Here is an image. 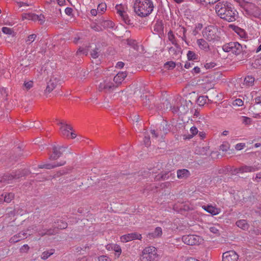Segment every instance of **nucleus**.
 Returning <instances> with one entry per match:
<instances>
[{"label": "nucleus", "instance_id": "nucleus-12", "mask_svg": "<svg viewBox=\"0 0 261 261\" xmlns=\"http://www.w3.org/2000/svg\"><path fill=\"white\" fill-rule=\"evenodd\" d=\"M228 27L231 29L238 35L240 38L244 41L248 40V35L246 31L234 24H229Z\"/></svg>", "mask_w": 261, "mask_h": 261}, {"label": "nucleus", "instance_id": "nucleus-7", "mask_svg": "<svg viewBox=\"0 0 261 261\" xmlns=\"http://www.w3.org/2000/svg\"><path fill=\"white\" fill-rule=\"evenodd\" d=\"M113 77L108 76L103 79L98 85V90L100 91H105L108 92L114 90L116 87L113 81Z\"/></svg>", "mask_w": 261, "mask_h": 261}, {"label": "nucleus", "instance_id": "nucleus-53", "mask_svg": "<svg viewBox=\"0 0 261 261\" xmlns=\"http://www.w3.org/2000/svg\"><path fill=\"white\" fill-rule=\"evenodd\" d=\"M172 175V173L171 172H168L165 174H163L162 175H161V178L164 179V180H165V179H167L168 178H169V177L170 176H171Z\"/></svg>", "mask_w": 261, "mask_h": 261}, {"label": "nucleus", "instance_id": "nucleus-30", "mask_svg": "<svg viewBox=\"0 0 261 261\" xmlns=\"http://www.w3.org/2000/svg\"><path fill=\"white\" fill-rule=\"evenodd\" d=\"M254 82V77L251 75H248L244 79L243 84L246 86H251L253 85Z\"/></svg>", "mask_w": 261, "mask_h": 261}, {"label": "nucleus", "instance_id": "nucleus-36", "mask_svg": "<svg viewBox=\"0 0 261 261\" xmlns=\"http://www.w3.org/2000/svg\"><path fill=\"white\" fill-rule=\"evenodd\" d=\"M2 32L5 34L11 35L13 37L15 36V33L13 30L7 27H3L2 28Z\"/></svg>", "mask_w": 261, "mask_h": 261}, {"label": "nucleus", "instance_id": "nucleus-40", "mask_svg": "<svg viewBox=\"0 0 261 261\" xmlns=\"http://www.w3.org/2000/svg\"><path fill=\"white\" fill-rule=\"evenodd\" d=\"M168 39L172 43V44L174 45H177V43L176 40H175L174 36L173 35L172 32H169L168 34Z\"/></svg>", "mask_w": 261, "mask_h": 261}, {"label": "nucleus", "instance_id": "nucleus-1", "mask_svg": "<svg viewBox=\"0 0 261 261\" xmlns=\"http://www.w3.org/2000/svg\"><path fill=\"white\" fill-rule=\"evenodd\" d=\"M134 8L138 16H147L153 11V5L151 0H136Z\"/></svg>", "mask_w": 261, "mask_h": 261}, {"label": "nucleus", "instance_id": "nucleus-49", "mask_svg": "<svg viewBox=\"0 0 261 261\" xmlns=\"http://www.w3.org/2000/svg\"><path fill=\"white\" fill-rule=\"evenodd\" d=\"M190 133L191 134L190 138H192L194 136H195L196 134H197V133L198 132V130L197 127H196L195 126L191 127L190 129Z\"/></svg>", "mask_w": 261, "mask_h": 261}, {"label": "nucleus", "instance_id": "nucleus-6", "mask_svg": "<svg viewBox=\"0 0 261 261\" xmlns=\"http://www.w3.org/2000/svg\"><path fill=\"white\" fill-rule=\"evenodd\" d=\"M60 126V134L64 137L74 139L76 137V134L72 131V127L68 124L64 122L58 123Z\"/></svg>", "mask_w": 261, "mask_h": 261}, {"label": "nucleus", "instance_id": "nucleus-51", "mask_svg": "<svg viewBox=\"0 0 261 261\" xmlns=\"http://www.w3.org/2000/svg\"><path fill=\"white\" fill-rule=\"evenodd\" d=\"M199 3H205L206 4H214L219 0H196Z\"/></svg>", "mask_w": 261, "mask_h": 261}, {"label": "nucleus", "instance_id": "nucleus-61", "mask_svg": "<svg viewBox=\"0 0 261 261\" xmlns=\"http://www.w3.org/2000/svg\"><path fill=\"white\" fill-rule=\"evenodd\" d=\"M124 64L122 62H118L117 63L116 67L119 69H121L123 67Z\"/></svg>", "mask_w": 261, "mask_h": 261}, {"label": "nucleus", "instance_id": "nucleus-3", "mask_svg": "<svg viewBox=\"0 0 261 261\" xmlns=\"http://www.w3.org/2000/svg\"><path fill=\"white\" fill-rule=\"evenodd\" d=\"M203 37L210 42L219 41L220 39V29L214 25H209L205 28L202 31Z\"/></svg>", "mask_w": 261, "mask_h": 261}, {"label": "nucleus", "instance_id": "nucleus-39", "mask_svg": "<svg viewBox=\"0 0 261 261\" xmlns=\"http://www.w3.org/2000/svg\"><path fill=\"white\" fill-rule=\"evenodd\" d=\"M17 7L19 9H21V8L23 7L24 8H22L20 11L24 10L25 8L29 7L30 5L24 2H19L17 3Z\"/></svg>", "mask_w": 261, "mask_h": 261}, {"label": "nucleus", "instance_id": "nucleus-60", "mask_svg": "<svg viewBox=\"0 0 261 261\" xmlns=\"http://www.w3.org/2000/svg\"><path fill=\"white\" fill-rule=\"evenodd\" d=\"M114 244H109L106 245V248L108 251H113Z\"/></svg>", "mask_w": 261, "mask_h": 261}, {"label": "nucleus", "instance_id": "nucleus-41", "mask_svg": "<svg viewBox=\"0 0 261 261\" xmlns=\"http://www.w3.org/2000/svg\"><path fill=\"white\" fill-rule=\"evenodd\" d=\"M123 22L127 25H133V18L134 17H121Z\"/></svg>", "mask_w": 261, "mask_h": 261}, {"label": "nucleus", "instance_id": "nucleus-34", "mask_svg": "<svg viewBox=\"0 0 261 261\" xmlns=\"http://www.w3.org/2000/svg\"><path fill=\"white\" fill-rule=\"evenodd\" d=\"M175 46L176 48L172 47L169 48V52L172 55H177L180 52V48L179 47V45L177 44V45Z\"/></svg>", "mask_w": 261, "mask_h": 261}, {"label": "nucleus", "instance_id": "nucleus-23", "mask_svg": "<svg viewBox=\"0 0 261 261\" xmlns=\"http://www.w3.org/2000/svg\"><path fill=\"white\" fill-rule=\"evenodd\" d=\"M220 226L218 224L210 225L208 228L210 231L216 236L220 235Z\"/></svg>", "mask_w": 261, "mask_h": 261}, {"label": "nucleus", "instance_id": "nucleus-50", "mask_svg": "<svg viewBox=\"0 0 261 261\" xmlns=\"http://www.w3.org/2000/svg\"><path fill=\"white\" fill-rule=\"evenodd\" d=\"M245 144L244 143H238L235 145V149L237 150H241L245 147Z\"/></svg>", "mask_w": 261, "mask_h": 261}, {"label": "nucleus", "instance_id": "nucleus-64", "mask_svg": "<svg viewBox=\"0 0 261 261\" xmlns=\"http://www.w3.org/2000/svg\"><path fill=\"white\" fill-rule=\"evenodd\" d=\"M192 72H193V73H198L200 72V68H199L198 67H195L193 69Z\"/></svg>", "mask_w": 261, "mask_h": 261}, {"label": "nucleus", "instance_id": "nucleus-22", "mask_svg": "<svg viewBox=\"0 0 261 261\" xmlns=\"http://www.w3.org/2000/svg\"><path fill=\"white\" fill-rule=\"evenodd\" d=\"M190 172L186 169H179L177 171V176L179 179H185L190 176Z\"/></svg>", "mask_w": 261, "mask_h": 261}, {"label": "nucleus", "instance_id": "nucleus-42", "mask_svg": "<svg viewBox=\"0 0 261 261\" xmlns=\"http://www.w3.org/2000/svg\"><path fill=\"white\" fill-rule=\"evenodd\" d=\"M36 38V35L35 34H32L28 36L27 39L25 42L28 44H30L32 42H33Z\"/></svg>", "mask_w": 261, "mask_h": 261}, {"label": "nucleus", "instance_id": "nucleus-10", "mask_svg": "<svg viewBox=\"0 0 261 261\" xmlns=\"http://www.w3.org/2000/svg\"><path fill=\"white\" fill-rule=\"evenodd\" d=\"M96 21L91 24V28L96 31H100L105 28L114 27V23L111 21L105 20L100 21L96 19Z\"/></svg>", "mask_w": 261, "mask_h": 261}, {"label": "nucleus", "instance_id": "nucleus-62", "mask_svg": "<svg viewBox=\"0 0 261 261\" xmlns=\"http://www.w3.org/2000/svg\"><path fill=\"white\" fill-rule=\"evenodd\" d=\"M91 14L93 16H96L97 15H98V12L97 10L96 9H92L91 10Z\"/></svg>", "mask_w": 261, "mask_h": 261}, {"label": "nucleus", "instance_id": "nucleus-25", "mask_svg": "<svg viewBox=\"0 0 261 261\" xmlns=\"http://www.w3.org/2000/svg\"><path fill=\"white\" fill-rule=\"evenodd\" d=\"M164 124L165 123L161 124V125L163 126V130H158L157 133H156L155 131L153 129L151 130V133L154 137L157 138L160 136L162 138L163 136L167 133L166 128H165Z\"/></svg>", "mask_w": 261, "mask_h": 261}, {"label": "nucleus", "instance_id": "nucleus-21", "mask_svg": "<svg viewBox=\"0 0 261 261\" xmlns=\"http://www.w3.org/2000/svg\"><path fill=\"white\" fill-rule=\"evenodd\" d=\"M14 195L12 193H5L0 197V202L10 203L14 198Z\"/></svg>", "mask_w": 261, "mask_h": 261}, {"label": "nucleus", "instance_id": "nucleus-32", "mask_svg": "<svg viewBox=\"0 0 261 261\" xmlns=\"http://www.w3.org/2000/svg\"><path fill=\"white\" fill-rule=\"evenodd\" d=\"M107 9V5L105 3L99 4L97 7V11L99 15H101L103 14Z\"/></svg>", "mask_w": 261, "mask_h": 261}, {"label": "nucleus", "instance_id": "nucleus-5", "mask_svg": "<svg viewBox=\"0 0 261 261\" xmlns=\"http://www.w3.org/2000/svg\"><path fill=\"white\" fill-rule=\"evenodd\" d=\"M222 49L226 53H231L236 55H240L243 50V47L238 42H230L222 46Z\"/></svg>", "mask_w": 261, "mask_h": 261}, {"label": "nucleus", "instance_id": "nucleus-4", "mask_svg": "<svg viewBox=\"0 0 261 261\" xmlns=\"http://www.w3.org/2000/svg\"><path fill=\"white\" fill-rule=\"evenodd\" d=\"M158 256L156 248L148 246L143 250L141 259L142 261H154Z\"/></svg>", "mask_w": 261, "mask_h": 261}, {"label": "nucleus", "instance_id": "nucleus-43", "mask_svg": "<svg viewBox=\"0 0 261 261\" xmlns=\"http://www.w3.org/2000/svg\"><path fill=\"white\" fill-rule=\"evenodd\" d=\"M234 1L236 2L237 4H238L239 5L242 7H243L245 4L248 5L249 6H253L251 3L246 2L244 0H234Z\"/></svg>", "mask_w": 261, "mask_h": 261}, {"label": "nucleus", "instance_id": "nucleus-54", "mask_svg": "<svg viewBox=\"0 0 261 261\" xmlns=\"http://www.w3.org/2000/svg\"><path fill=\"white\" fill-rule=\"evenodd\" d=\"M83 39V35L81 33L78 34L76 37H74L73 42L75 43H77L80 40Z\"/></svg>", "mask_w": 261, "mask_h": 261}, {"label": "nucleus", "instance_id": "nucleus-57", "mask_svg": "<svg viewBox=\"0 0 261 261\" xmlns=\"http://www.w3.org/2000/svg\"><path fill=\"white\" fill-rule=\"evenodd\" d=\"M89 51V48L83 49V48H80L79 49L78 51H77V53L78 54L82 53V54L86 55Z\"/></svg>", "mask_w": 261, "mask_h": 261}, {"label": "nucleus", "instance_id": "nucleus-35", "mask_svg": "<svg viewBox=\"0 0 261 261\" xmlns=\"http://www.w3.org/2000/svg\"><path fill=\"white\" fill-rule=\"evenodd\" d=\"M34 86L33 81H25L23 84V88L25 90H29Z\"/></svg>", "mask_w": 261, "mask_h": 261}, {"label": "nucleus", "instance_id": "nucleus-13", "mask_svg": "<svg viewBox=\"0 0 261 261\" xmlns=\"http://www.w3.org/2000/svg\"><path fill=\"white\" fill-rule=\"evenodd\" d=\"M142 239V235L137 232H133L124 234L120 237V241L122 243H126L135 240H140Z\"/></svg>", "mask_w": 261, "mask_h": 261}, {"label": "nucleus", "instance_id": "nucleus-29", "mask_svg": "<svg viewBox=\"0 0 261 261\" xmlns=\"http://www.w3.org/2000/svg\"><path fill=\"white\" fill-rule=\"evenodd\" d=\"M63 147H55L54 148L53 153L50 156V159L54 160L58 159L62 154L60 150Z\"/></svg>", "mask_w": 261, "mask_h": 261}, {"label": "nucleus", "instance_id": "nucleus-16", "mask_svg": "<svg viewBox=\"0 0 261 261\" xmlns=\"http://www.w3.org/2000/svg\"><path fill=\"white\" fill-rule=\"evenodd\" d=\"M126 76L127 74L125 72H119L116 76L113 77L112 80L116 85V87H117L119 85L121 84Z\"/></svg>", "mask_w": 261, "mask_h": 261}, {"label": "nucleus", "instance_id": "nucleus-28", "mask_svg": "<svg viewBox=\"0 0 261 261\" xmlns=\"http://www.w3.org/2000/svg\"><path fill=\"white\" fill-rule=\"evenodd\" d=\"M236 225L243 230H247L249 228V224L246 220H240L236 222Z\"/></svg>", "mask_w": 261, "mask_h": 261}, {"label": "nucleus", "instance_id": "nucleus-19", "mask_svg": "<svg viewBox=\"0 0 261 261\" xmlns=\"http://www.w3.org/2000/svg\"><path fill=\"white\" fill-rule=\"evenodd\" d=\"M115 9L117 11V13L120 15V16H127L126 14L127 10L126 5L122 4L117 5L115 7Z\"/></svg>", "mask_w": 261, "mask_h": 261}, {"label": "nucleus", "instance_id": "nucleus-20", "mask_svg": "<svg viewBox=\"0 0 261 261\" xmlns=\"http://www.w3.org/2000/svg\"><path fill=\"white\" fill-rule=\"evenodd\" d=\"M197 44L200 49L204 51H208L210 50L208 43L203 39H199L197 40Z\"/></svg>", "mask_w": 261, "mask_h": 261}, {"label": "nucleus", "instance_id": "nucleus-33", "mask_svg": "<svg viewBox=\"0 0 261 261\" xmlns=\"http://www.w3.org/2000/svg\"><path fill=\"white\" fill-rule=\"evenodd\" d=\"M252 5L253 6H248V5H246V4H245L243 6V8H244V9L247 11L248 12V14H250V15H252L253 13H252V12L253 11H254L255 9H256V7H255V6L252 3Z\"/></svg>", "mask_w": 261, "mask_h": 261}, {"label": "nucleus", "instance_id": "nucleus-24", "mask_svg": "<svg viewBox=\"0 0 261 261\" xmlns=\"http://www.w3.org/2000/svg\"><path fill=\"white\" fill-rule=\"evenodd\" d=\"M27 237V233L25 232H20L17 234H16L12 237L10 240V242L11 243H16L18 242L19 241L24 239Z\"/></svg>", "mask_w": 261, "mask_h": 261}, {"label": "nucleus", "instance_id": "nucleus-46", "mask_svg": "<svg viewBox=\"0 0 261 261\" xmlns=\"http://www.w3.org/2000/svg\"><path fill=\"white\" fill-rule=\"evenodd\" d=\"M175 67V63L174 62H167L165 64V67L168 69H172Z\"/></svg>", "mask_w": 261, "mask_h": 261}, {"label": "nucleus", "instance_id": "nucleus-63", "mask_svg": "<svg viewBox=\"0 0 261 261\" xmlns=\"http://www.w3.org/2000/svg\"><path fill=\"white\" fill-rule=\"evenodd\" d=\"M198 135L201 139H203L205 138L206 134L204 132H200L198 134Z\"/></svg>", "mask_w": 261, "mask_h": 261}, {"label": "nucleus", "instance_id": "nucleus-59", "mask_svg": "<svg viewBox=\"0 0 261 261\" xmlns=\"http://www.w3.org/2000/svg\"><path fill=\"white\" fill-rule=\"evenodd\" d=\"M8 19L7 20L6 24L10 25H14L15 22L12 20V17H7Z\"/></svg>", "mask_w": 261, "mask_h": 261}, {"label": "nucleus", "instance_id": "nucleus-15", "mask_svg": "<svg viewBox=\"0 0 261 261\" xmlns=\"http://www.w3.org/2000/svg\"><path fill=\"white\" fill-rule=\"evenodd\" d=\"M202 208L206 212L211 214L213 216L217 215L221 212V208L212 205H203Z\"/></svg>", "mask_w": 261, "mask_h": 261}, {"label": "nucleus", "instance_id": "nucleus-26", "mask_svg": "<svg viewBox=\"0 0 261 261\" xmlns=\"http://www.w3.org/2000/svg\"><path fill=\"white\" fill-rule=\"evenodd\" d=\"M65 164V161L57 164H43L39 165V168H46V169H52L56 167L61 166L64 165Z\"/></svg>", "mask_w": 261, "mask_h": 261}, {"label": "nucleus", "instance_id": "nucleus-45", "mask_svg": "<svg viewBox=\"0 0 261 261\" xmlns=\"http://www.w3.org/2000/svg\"><path fill=\"white\" fill-rule=\"evenodd\" d=\"M232 105L234 106L241 107L244 105V102L241 99L238 98L233 101Z\"/></svg>", "mask_w": 261, "mask_h": 261}, {"label": "nucleus", "instance_id": "nucleus-55", "mask_svg": "<svg viewBox=\"0 0 261 261\" xmlns=\"http://www.w3.org/2000/svg\"><path fill=\"white\" fill-rule=\"evenodd\" d=\"M98 261H111V259L107 256L102 255L98 257Z\"/></svg>", "mask_w": 261, "mask_h": 261}, {"label": "nucleus", "instance_id": "nucleus-37", "mask_svg": "<svg viewBox=\"0 0 261 261\" xmlns=\"http://www.w3.org/2000/svg\"><path fill=\"white\" fill-rule=\"evenodd\" d=\"M54 252L53 250H50L47 251H44L42 254L41 258L43 259H46L48 257H49L51 255H52L54 253Z\"/></svg>", "mask_w": 261, "mask_h": 261}, {"label": "nucleus", "instance_id": "nucleus-14", "mask_svg": "<svg viewBox=\"0 0 261 261\" xmlns=\"http://www.w3.org/2000/svg\"><path fill=\"white\" fill-rule=\"evenodd\" d=\"M222 257V261H237L239 255L234 251L231 250L224 252Z\"/></svg>", "mask_w": 261, "mask_h": 261}, {"label": "nucleus", "instance_id": "nucleus-27", "mask_svg": "<svg viewBox=\"0 0 261 261\" xmlns=\"http://www.w3.org/2000/svg\"><path fill=\"white\" fill-rule=\"evenodd\" d=\"M162 234V229L160 227H157L154 231L148 233V237L150 238H158Z\"/></svg>", "mask_w": 261, "mask_h": 261}, {"label": "nucleus", "instance_id": "nucleus-38", "mask_svg": "<svg viewBox=\"0 0 261 261\" xmlns=\"http://www.w3.org/2000/svg\"><path fill=\"white\" fill-rule=\"evenodd\" d=\"M242 122L245 125H249L251 123V119L249 117L243 116L241 117Z\"/></svg>", "mask_w": 261, "mask_h": 261}, {"label": "nucleus", "instance_id": "nucleus-58", "mask_svg": "<svg viewBox=\"0 0 261 261\" xmlns=\"http://www.w3.org/2000/svg\"><path fill=\"white\" fill-rule=\"evenodd\" d=\"M73 10L71 8L67 7L65 9V14L67 15H71L72 14Z\"/></svg>", "mask_w": 261, "mask_h": 261}, {"label": "nucleus", "instance_id": "nucleus-11", "mask_svg": "<svg viewBox=\"0 0 261 261\" xmlns=\"http://www.w3.org/2000/svg\"><path fill=\"white\" fill-rule=\"evenodd\" d=\"M260 168V165L255 164L252 166L244 165L240 168H236L234 170L235 174L252 172L259 170Z\"/></svg>", "mask_w": 261, "mask_h": 261}, {"label": "nucleus", "instance_id": "nucleus-17", "mask_svg": "<svg viewBox=\"0 0 261 261\" xmlns=\"http://www.w3.org/2000/svg\"><path fill=\"white\" fill-rule=\"evenodd\" d=\"M153 31L155 33H160L163 31V23L162 20L157 18L153 20Z\"/></svg>", "mask_w": 261, "mask_h": 261}, {"label": "nucleus", "instance_id": "nucleus-2", "mask_svg": "<svg viewBox=\"0 0 261 261\" xmlns=\"http://www.w3.org/2000/svg\"><path fill=\"white\" fill-rule=\"evenodd\" d=\"M215 11L219 16L224 15L225 16H236L238 15L232 5L227 2L217 4L215 7Z\"/></svg>", "mask_w": 261, "mask_h": 261}, {"label": "nucleus", "instance_id": "nucleus-18", "mask_svg": "<svg viewBox=\"0 0 261 261\" xmlns=\"http://www.w3.org/2000/svg\"><path fill=\"white\" fill-rule=\"evenodd\" d=\"M189 108L188 106L187 102L186 101L180 107L177 108V110L172 109L174 113H178L179 114L182 115L186 114L189 111Z\"/></svg>", "mask_w": 261, "mask_h": 261}, {"label": "nucleus", "instance_id": "nucleus-31", "mask_svg": "<svg viewBox=\"0 0 261 261\" xmlns=\"http://www.w3.org/2000/svg\"><path fill=\"white\" fill-rule=\"evenodd\" d=\"M113 251L115 252V257L117 258H119L122 253L121 247L118 244H114Z\"/></svg>", "mask_w": 261, "mask_h": 261}, {"label": "nucleus", "instance_id": "nucleus-56", "mask_svg": "<svg viewBox=\"0 0 261 261\" xmlns=\"http://www.w3.org/2000/svg\"><path fill=\"white\" fill-rule=\"evenodd\" d=\"M198 102L199 105H203L205 102V98L204 96H200L198 99Z\"/></svg>", "mask_w": 261, "mask_h": 261}, {"label": "nucleus", "instance_id": "nucleus-48", "mask_svg": "<svg viewBox=\"0 0 261 261\" xmlns=\"http://www.w3.org/2000/svg\"><path fill=\"white\" fill-rule=\"evenodd\" d=\"M92 45H94L95 46H96L95 44H92ZM97 50L98 49L96 48V47H95L94 49L91 52V57L94 59L97 58L98 56V53L97 51Z\"/></svg>", "mask_w": 261, "mask_h": 261}, {"label": "nucleus", "instance_id": "nucleus-8", "mask_svg": "<svg viewBox=\"0 0 261 261\" xmlns=\"http://www.w3.org/2000/svg\"><path fill=\"white\" fill-rule=\"evenodd\" d=\"M182 241L188 245H198L203 242V239L197 235L189 234L182 236Z\"/></svg>", "mask_w": 261, "mask_h": 261}, {"label": "nucleus", "instance_id": "nucleus-47", "mask_svg": "<svg viewBox=\"0 0 261 261\" xmlns=\"http://www.w3.org/2000/svg\"><path fill=\"white\" fill-rule=\"evenodd\" d=\"M220 148L223 151H226L229 148V144L227 142L223 143L220 145Z\"/></svg>", "mask_w": 261, "mask_h": 261}, {"label": "nucleus", "instance_id": "nucleus-9", "mask_svg": "<svg viewBox=\"0 0 261 261\" xmlns=\"http://www.w3.org/2000/svg\"><path fill=\"white\" fill-rule=\"evenodd\" d=\"M60 79L58 75H51L46 83V87L44 90V94L47 95L53 91L59 85Z\"/></svg>", "mask_w": 261, "mask_h": 261}, {"label": "nucleus", "instance_id": "nucleus-52", "mask_svg": "<svg viewBox=\"0 0 261 261\" xmlns=\"http://www.w3.org/2000/svg\"><path fill=\"white\" fill-rule=\"evenodd\" d=\"M144 143L146 146H148L150 144V138L149 136H145L144 138Z\"/></svg>", "mask_w": 261, "mask_h": 261}, {"label": "nucleus", "instance_id": "nucleus-44", "mask_svg": "<svg viewBox=\"0 0 261 261\" xmlns=\"http://www.w3.org/2000/svg\"><path fill=\"white\" fill-rule=\"evenodd\" d=\"M187 58L189 60H194L196 59V55L193 51L189 50L187 53Z\"/></svg>", "mask_w": 261, "mask_h": 261}]
</instances>
